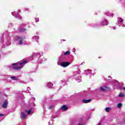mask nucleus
I'll return each mask as SVG.
<instances>
[{"label": "nucleus", "mask_w": 125, "mask_h": 125, "mask_svg": "<svg viewBox=\"0 0 125 125\" xmlns=\"http://www.w3.org/2000/svg\"><path fill=\"white\" fill-rule=\"evenodd\" d=\"M26 61L19 62L17 63H13L12 65V67L15 70H19V69H21V68H23L24 64H26Z\"/></svg>", "instance_id": "obj_1"}, {"label": "nucleus", "mask_w": 125, "mask_h": 125, "mask_svg": "<svg viewBox=\"0 0 125 125\" xmlns=\"http://www.w3.org/2000/svg\"><path fill=\"white\" fill-rule=\"evenodd\" d=\"M24 40H25V38L23 37L17 36L15 38L17 44H19L20 45H21V44H23V45L27 44V42H25Z\"/></svg>", "instance_id": "obj_2"}, {"label": "nucleus", "mask_w": 125, "mask_h": 125, "mask_svg": "<svg viewBox=\"0 0 125 125\" xmlns=\"http://www.w3.org/2000/svg\"><path fill=\"white\" fill-rule=\"evenodd\" d=\"M81 71L79 70L75 71L73 73V77H74L76 81H77L78 83H81V82H82V77L79 75Z\"/></svg>", "instance_id": "obj_3"}, {"label": "nucleus", "mask_w": 125, "mask_h": 125, "mask_svg": "<svg viewBox=\"0 0 125 125\" xmlns=\"http://www.w3.org/2000/svg\"><path fill=\"white\" fill-rule=\"evenodd\" d=\"M124 20L121 18H118L117 19V24L119 25V27L122 26V27H125V24H123Z\"/></svg>", "instance_id": "obj_4"}, {"label": "nucleus", "mask_w": 125, "mask_h": 125, "mask_svg": "<svg viewBox=\"0 0 125 125\" xmlns=\"http://www.w3.org/2000/svg\"><path fill=\"white\" fill-rule=\"evenodd\" d=\"M58 65H60L62 67H63L64 68L66 67H68L69 65H70V62H62L60 64L58 63Z\"/></svg>", "instance_id": "obj_5"}, {"label": "nucleus", "mask_w": 125, "mask_h": 125, "mask_svg": "<svg viewBox=\"0 0 125 125\" xmlns=\"http://www.w3.org/2000/svg\"><path fill=\"white\" fill-rule=\"evenodd\" d=\"M12 15H13V16H15L16 18H18V19H22V17H21L20 15L16 13V12H12Z\"/></svg>", "instance_id": "obj_6"}, {"label": "nucleus", "mask_w": 125, "mask_h": 125, "mask_svg": "<svg viewBox=\"0 0 125 125\" xmlns=\"http://www.w3.org/2000/svg\"><path fill=\"white\" fill-rule=\"evenodd\" d=\"M11 44V42H10V37L8 36L7 37V42L6 43V45L4 46V47H6V46H8Z\"/></svg>", "instance_id": "obj_7"}, {"label": "nucleus", "mask_w": 125, "mask_h": 125, "mask_svg": "<svg viewBox=\"0 0 125 125\" xmlns=\"http://www.w3.org/2000/svg\"><path fill=\"white\" fill-rule=\"evenodd\" d=\"M108 24H109V22H108V21H107V20H104L103 22L102 23H101V24H99L98 25V26H100V25H102V26H105V25H108Z\"/></svg>", "instance_id": "obj_8"}, {"label": "nucleus", "mask_w": 125, "mask_h": 125, "mask_svg": "<svg viewBox=\"0 0 125 125\" xmlns=\"http://www.w3.org/2000/svg\"><path fill=\"white\" fill-rule=\"evenodd\" d=\"M40 38H39V36H34L32 38V40L33 41L37 42H39V40Z\"/></svg>", "instance_id": "obj_9"}, {"label": "nucleus", "mask_w": 125, "mask_h": 125, "mask_svg": "<svg viewBox=\"0 0 125 125\" xmlns=\"http://www.w3.org/2000/svg\"><path fill=\"white\" fill-rule=\"evenodd\" d=\"M22 119H25L27 118V115L26 114V111L21 112Z\"/></svg>", "instance_id": "obj_10"}, {"label": "nucleus", "mask_w": 125, "mask_h": 125, "mask_svg": "<svg viewBox=\"0 0 125 125\" xmlns=\"http://www.w3.org/2000/svg\"><path fill=\"white\" fill-rule=\"evenodd\" d=\"M85 72H86V75H87L89 74H90V75H93V76H94V73H91V70L88 69L87 70H85Z\"/></svg>", "instance_id": "obj_11"}, {"label": "nucleus", "mask_w": 125, "mask_h": 125, "mask_svg": "<svg viewBox=\"0 0 125 125\" xmlns=\"http://www.w3.org/2000/svg\"><path fill=\"white\" fill-rule=\"evenodd\" d=\"M108 88L106 86H102L100 87V90L101 91H106Z\"/></svg>", "instance_id": "obj_12"}, {"label": "nucleus", "mask_w": 125, "mask_h": 125, "mask_svg": "<svg viewBox=\"0 0 125 125\" xmlns=\"http://www.w3.org/2000/svg\"><path fill=\"white\" fill-rule=\"evenodd\" d=\"M7 101H5V102H4L3 104L2 105V107L3 108H7Z\"/></svg>", "instance_id": "obj_13"}, {"label": "nucleus", "mask_w": 125, "mask_h": 125, "mask_svg": "<svg viewBox=\"0 0 125 125\" xmlns=\"http://www.w3.org/2000/svg\"><path fill=\"white\" fill-rule=\"evenodd\" d=\"M61 109L62 110V111H67V110H68V107L65 105H63L61 107Z\"/></svg>", "instance_id": "obj_14"}, {"label": "nucleus", "mask_w": 125, "mask_h": 125, "mask_svg": "<svg viewBox=\"0 0 125 125\" xmlns=\"http://www.w3.org/2000/svg\"><path fill=\"white\" fill-rule=\"evenodd\" d=\"M47 86L49 88H52V87L53 86V84L52 83H50V82H49L47 83Z\"/></svg>", "instance_id": "obj_15"}, {"label": "nucleus", "mask_w": 125, "mask_h": 125, "mask_svg": "<svg viewBox=\"0 0 125 125\" xmlns=\"http://www.w3.org/2000/svg\"><path fill=\"white\" fill-rule=\"evenodd\" d=\"M90 101H91V100H90V99H89V100L84 99L82 101V102H83V103H89V102H90Z\"/></svg>", "instance_id": "obj_16"}, {"label": "nucleus", "mask_w": 125, "mask_h": 125, "mask_svg": "<svg viewBox=\"0 0 125 125\" xmlns=\"http://www.w3.org/2000/svg\"><path fill=\"white\" fill-rule=\"evenodd\" d=\"M42 55H43V54H42V52L36 53V56H37V57H38V58H40V57H41V56Z\"/></svg>", "instance_id": "obj_17"}, {"label": "nucleus", "mask_w": 125, "mask_h": 125, "mask_svg": "<svg viewBox=\"0 0 125 125\" xmlns=\"http://www.w3.org/2000/svg\"><path fill=\"white\" fill-rule=\"evenodd\" d=\"M105 111L107 112V113H108V112H110V110H111V107H106L105 109Z\"/></svg>", "instance_id": "obj_18"}, {"label": "nucleus", "mask_w": 125, "mask_h": 125, "mask_svg": "<svg viewBox=\"0 0 125 125\" xmlns=\"http://www.w3.org/2000/svg\"><path fill=\"white\" fill-rule=\"evenodd\" d=\"M25 113H27V115H31V113H32V109H30L28 111L25 110Z\"/></svg>", "instance_id": "obj_19"}, {"label": "nucleus", "mask_w": 125, "mask_h": 125, "mask_svg": "<svg viewBox=\"0 0 125 125\" xmlns=\"http://www.w3.org/2000/svg\"><path fill=\"white\" fill-rule=\"evenodd\" d=\"M114 83L115 85L118 86V85H119V81H117L115 80V81H114Z\"/></svg>", "instance_id": "obj_20"}, {"label": "nucleus", "mask_w": 125, "mask_h": 125, "mask_svg": "<svg viewBox=\"0 0 125 125\" xmlns=\"http://www.w3.org/2000/svg\"><path fill=\"white\" fill-rule=\"evenodd\" d=\"M70 53H71V52H70V51H67L64 52V55H69V54H70Z\"/></svg>", "instance_id": "obj_21"}, {"label": "nucleus", "mask_w": 125, "mask_h": 125, "mask_svg": "<svg viewBox=\"0 0 125 125\" xmlns=\"http://www.w3.org/2000/svg\"><path fill=\"white\" fill-rule=\"evenodd\" d=\"M11 79H12V80H13L14 81H17V78L14 76L11 77Z\"/></svg>", "instance_id": "obj_22"}, {"label": "nucleus", "mask_w": 125, "mask_h": 125, "mask_svg": "<svg viewBox=\"0 0 125 125\" xmlns=\"http://www.w3.org/2000/svg\"><path fill=\"white\" fill-rule=\"evenodd\" d=\"M123 106V104L121 103H119L117 105L118 108H122V106Z\"/></svg>", "instance_id": "obj_23"}, {"label": "nucleus", "mask_w": 125, "mask_h": 125, "mask_svg": "<svg viewBox=\"0 0 125 125\" xmlns=\"http://www.w3.org/2000/svg\"><path fill=\"white\" fill-rule=\"evenodd\" d=\"M106 15L107 16H110V17H113V16H114V14L110 13L107 14Z\"/></svg>", "instance_id": "obj_24"}, {"label": "nucleus", "mask_w": 125, "mask_h": 125, "mask_svg": "<svg viewBox=\"0 0 125 125\" xmlns=\"http://www.w3.org/2000/svg\"><path fill=\"white\" fill-rule=\"evenodd\" d=\"M19 30L21 31V32H25V31H26V29H25V28H20Z\"/></svg>", "instance_id": "obj_25"}, {"label": "nucleus", "mask_w": 125, "mask_h": 125, "mask_svg": "<svg viewBox=\"0 0 125 125\" xmlns=\"http://www.w3.org/2000/svg\"><path fill=\"white\" fill-rule=\"evenodd\" d=\"M35 22H39V21H40V19H39V18H35Z\"/></svg>", "instance_id": "obj_26"}, {"label": "nucleus", "mask_w": 125, "mask_h": 125, "mask_svg": "<svg viewBox=\"0 0 125 125\" xmlns=\"http://www.w3.org/2000/svg\"><path fill=\"white\" fill-rule=\"evenodd\" d=\"M124 96H125L124 94H120L119 95V97H124Z\"/></svg>", "instance_id": "obj_27"}, {"label": "nucleus", "mask_w": 125, "mask_h": 125, "mask_svg": "<svg viewBox=\"0 0 125 125\" xmlns=\"http://www.w3.org/2000/svg\"><path fill=\"white\" fill-rule=\"evenodd\" d=\"M61 83L62 84V85H64L65 84V82H63L62 81H61Z\"/></svg>", "instance_id": "obj_28"}, {"label": "nucleus", "mask_w": 125, "mask_h": 125, "mask_svg": "<svg viewBox=\"0 0 125 125\" xmlns=\"http://www.w3.org/2000/svg\"><path fill=\"white\" fill-rule=\"evenodd\" d=\"M72 51H73V52H76V48H73V49H72Z\"/></svg>", "instance_id": "obj_29"}, {"label": "nucleus", "mask_w": 125, "mask_h": 125, "mask_svg": "<svg viewBox=\"0 0 125 125\" xmlns=\"http://www.w3.org/2000/svg\"><path fill=\"white\" fill-rule=\"evenodd\" d=\"M52 108H53V106L52 105H50L49 107V109H52Z\"/></svg>", "instance_id": "obj_30"}, {"label": "nucleus", "mask_w": 125, "mask_h": 125, "mask_svg": "<svg viewBox=\"0 0 125 125\" xmlns=\"http://www.w3.org/2000/svg\"><path fill=\"white\" fill-rule=\"evenodd\" d=\"M42 60H40V61H39L38 63L39 64H41V63H42Z\"/></svg>", "instance_id": "obj_31"}, {"label": "nucleus", "mask_w": 125, "mask_h": 125, "mask_svg": "<svg viewBox=\"0 0 125 125\" xmlns=\"http://www.w3.org/2000/svg\"><path fill=\"white\" fill-rule=\"evenodd\" d=\"M24 10V11H26V10H27V11H29V9H25Z\"/></svg>", "instance_id": "obj_32"}, {"label": "nucleus", "mask_w": 125, "mask_h": 125, "mask_svg": "<svg viewBox=\"0 0 125 125\" xmlns=\"http://www.w3.org/2000/svg\"><path fill=\"white\" fill-rule=\"evenodd\" d=\"M12 25V24L11 23H10V24H9L8 26H9V27H11Z\"/></svg>", "instance_id": "obj_33"}, {"label": "nucleus", "mask_w": 125, "mask_h": 125, "mask_svg": "<svg viewBox=\"0 0 125 125\" xmlns=\"http://www.w3.org/2000/svg\"><path fill=\"white\" fill-rule=\"evenodd\" d=\"M6 34H7V36H9V33H8V32H6Z\"/></svg>", "instance_id": "obj_34"}, {"label": "nucleus", "mask_w": 125, "mask_h": 125, "mask_svg": "<svg viewBox=\"0 0 125 125\" xmlns=\"http://www.w3.org/2000/svg\"><path fill=\"white\" fill-rule=\"evenodd\" d=\"M1 116H3V114H0V117Z\"/></svg>", "instance_id": "obj_35"}, {"label": "nucleus", "mask_w": 125, "mask_h": 125, "mask_svg": "<svg viewBox=\"0 0 125 125\" xmlns=\"http://www.w3.org/2000/svg\"><path fill=\"white\" fill-rule=\"evenodd\" d=\"M98 125H101V123H99Z\"/></svg>", "instance_id": "obj_36"}, {"label": "nucleus", "mask_w": 125, "mask_h": 125, "mask_svg": "<svg viewBox=\"0 0 125 125\" xmlns=\"http://www.w3.org/2000/svg\"><path fill=\"white\" fill-rule=\"evenodd\" d=\"M123 89H124V90H125V87H123Z\"/></svg>", "instance_id": "obj_37"}, {"label": "nucleus", "mask_w": 125, "mask_h": 125, "mask_svg": "<svg viewBox=\"0 0 125 125\" xmlns=\"http://www.w3.org/2000/svg\"><path fill=\"white\" fill-rule=\"evenodd\" d=\"M78 125H83L81 124V123H79Z\"/></svg>", "instance_id": "obj_38"}, {"label": "nucleus", "mask_w": 125, "mask_h": 125, "mask_svg": "<svg viewBox=\"0 0 125 125\" xmlns=\"http://www.w3.org/2000/svg\"><path fill=\"white\" fill-rule=\"evenodd\" d=\"M19 12H21V11L20 10H19Z\"/></svg>", "instance_id": "obj_39"}, {"label": "nucleus", "mask_w": 125, "mask_h": 125, "mask_svg": "<svg viewBox=\"0 0 125 125\" xmlns=\"http://www.w3.org/2000/svg\"><path fill=\"white\" fill-rule=\"evenodd\" d=\"M62 41H63V42H65V40H62Z\"/></svg>", "instance_id": "obj_40"}, {"label": "nucleus", "mask_w": 125, "mask_h": 125, "mask_svg": "<svg viewBox=\"0 0 125 125\" xmlns=\"http://www.w3.org/2000/svg\"><path fill=\"white\" fill-rule=\"evenodd\" d=\"M113 29H114V30H115V28H113Z\"/></svg>", "instance_id": "obj_41"}, {"label": "nucleus", "mask_w": 125, "mask_h": 125, "mask_svg": "<svg viewBox=\"0 0 125 125\" xmlns=\"http://www.w3.org/2000/svg\"><path fill=\"white\" fill-rule=\"evenodd\" d=\"M24 98H22V99H24Z\"/></svg>", "instance_id": "obj_42"}]
</instances>
